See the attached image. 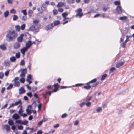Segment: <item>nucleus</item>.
Returning a JSON list of instances; mask_svg holds the SVG:
<instances>
[{"label": "nucleus", "instance_id": "f257e3e1", "mask_svg": "<svg viewBox=\"0 0 134 134\" xmlns=\"http://www.w3.org/2000/svg\"><path fill=\"white\" fill-rule=\"evenodd\" d=\"M18 34L14 30H9L6 35L7 38L9 41H12L14 40L17 37Z\"/></svg>", "mask_w": 134, "mask_h": 134}, {"label": "nucleus", "instance_id": "f03ea898", "mask_svg": "<svg viewBox=\"0 0 134 134\" xmlns=\"http://www.w3.org/2000/svg\"><path fill=\"white\" fill-rule=\"evenodd\" d=\"M82 9L81 8H79L76 11V12L78 13L76 14L75 16L76 17H79V18L81 17L83 15V13H82Z\"/></svg>", "mask_w": 134, "mask_h": 134}, {"label": "nucleus", "instance_id": "7ed1b4c3", "mask_svg": "<svg viewBox=\"0 0 134 134\" xmlns=\"http://www.w3.org/2000/svg\"><path fill=\"white\" fill-rule=\"evenodd\" d=\"M22 72L20 75V76L22 77H25V74L27 72V69H24L21 70Z\"/></svg>", "mask_w": 134, "mask_h": 134}, {"label": "nucleus", "instance_id": "20e7f679", "mask_svg": "<svg viewBox=\"0 0 134 134\" xmlns=\"http://www.w3.org/2000/svg\"><path fill=\"white\" fill-rule=\"evenodd\" d=\"M28 49L25 47L21 49L20 51L22 54L23 56H24V55L25 52L27 51Z\"/></svg>", "mask_w": 134, "mask_h": 134}, {"label": "nucleus", "instance_id": "39448f33", "mask_svg": "<svg viewBox=\"0 0 134 134\" xmlns=\"http://www.w3.org/2000/svg\"><path fill=\"white\" fill-rule=\"evenodd\" d=\"M116 11L118 13H121L122 12V10L121 7L120 6H118L117 7Z\"/></svg>", "mask_w": 134, "mask_h": 134}, {"label": "nucleus", "instance_id": "423d86ee", "mask_svg": "<svg viewBox=\"0 0 134 134\" xmlns=\"http://www.w3.org/2000/svg\"><path fill=\"white\" fill-rule=\"evenodd\" d=\"M54 26L53 25V23H52L51 24L48 25L47 26L45 27V29L47 30H48L52 28Z\"/></svg>", "mask_w": 134, "mask_h": 134}, {"label": "nucleus", "instance_id": "0eeeda50", "mask_svg": "<svg viewBox=\"0 0 134 134\" xmlns=\"http://www.w3.org/2000/svg\"><path fill=\"white\" fill-rule=\"evenodd\" d=\"M20 46V44L18 42H16L13 45L14 48L15 49L19 48Z\"/></svg>", "mask_w": 134, "mask_h": 134}, {"label": "nucleus", "instance_id": "6e6552de", "mask_svg": "<svg viewBox=\"0 0 134 134\" xmlns=\"http://www.w3.org/2000/svg\"><path fill=\"white\" fill-rule=\"evenodd\" d=\"M32 45L31 41L30 40H29L26 43L25 47L28 49Z\"/></svg>", "mask_w": 134, "mask_h": 134}, {"label": "nucleus", "instance_id": "1a4fd4ad", "mask_svg": "<svg viewBox=\"0 0 134 134\" xmlns=\"http://www.w3.org/2000/svg\"><path fill=\"white\" fill-rule=\"evenodd\" d=\"M124 63V62L123 61L119 62L116 65V67L117 68L120 67V66L123 65Z\"/></svg>", "mask_w": 134, "mask_h": 134}, {"label": "nucleus", "instance_id": "9d476101", "mask_svg": "<svg viewBox=\"0 0 134 134\" xmlns=\"http://www.w3.org/2000/svg\"><path fill=\"white\" fill-rule=\"evenodd\" d=\"M12 118L15 119V120L19 119L20 118V116L17 114L15 113L12 116Z\"/></svg>", "mask_w": 134, "mask_h": 134}, {"label": "nucleus", "instance_id": "9b49d317", "mask_svg": "<svg viewBox=\"0 0 134 134\" xmlns=\"http://www.w3.org/2000/svg\"><path fill=\"white\" fill-rule=\"evenodd\" d=\"M3 128L6 129L7 131H10V127L9 125H4L3 126Z\"/></svg>", "mask_w": 134, "mask_h": 134}, {"label": "nucleus", "instance_id": "f8f14e48", "mask_svg": "<svg viewBox=\"0 0 134 134\" xmlns=\"http://www.w3.org/2000/svg\"><path fill=\"white\" fill-rule=\"evenodd\" d=\"M3 65L5 66H9L10 65V62L7 60H5L3 63Z\"/></svg>", "mask_w": 134, "mask_h": 134}, {"label": "nucleus", "instance_id": "ddd939ff", "mask_svg": "<svg viewBox=\"0 0 134 134\" xmlns=\"http://www.w3.org/2000/svg\"><path fill=\"white\" fill-rule=\"evenodd\" d=\"M23 35L22 34L20 35V36L17 38V41L19 42H21L23 40Z\"/></svg>", "mask_w": 134, "mask_h": 134}, {"label": "nucleus", "instance_id": "4468645a", "mask_svg": "<svg viewBox=\"0 0 134 134\" xmlns=\"http://www.w3.org/2000/svg\"><path fill=\"white\" fill-rule=\"evenodd\" d=\"M19 94H22L23 93L25 92V90L24 89V88L22 87L20 89H19Z\"/></svg>", "mask_w": 134, "mask_h": 134}, {"label": "nucleus", "instance_id": "2eb2a0df", "mask_svg": "<svg viewBox=\"0 0 134 134\" xmlns=\"http://www.w3.org/2000/svg\"><path fill=\"white\" fill-rule=\"evenodd\" d=\"M0 49L3 50L5 51L6 49L7 48L5 44H1L0 45Z\"/></svg>", "mask_w": 134, "mask_h": 134}, {"label": "nucleus", "instance_id": "dca6fc26", "mask_svg": "<svg viewBox=\"0 0 134 134\" xmlns=\"http://www.w3.org/2000/svg\"><path fill=\"white\" fill-rule=\"evenodd\" d=\"M14 83H13V85L16 87H18L20 86V83L19 81H14Z\"/></svg>", "mask_w": 134, "mask_h": 134}, {"label": "nucleus", "instance_id": "f3484780", "mask_svg": "<svg viewBox=\"0 0 134 134\" xmlns=\"http://www.w3.org/2000/svg\"><path fill=\"white\" fill-rule=\"evenodd\" d=\"M14 103L15 106L18 105L19 104L20 105H19L21 106L22 104L21 101L20 100L19 101L16 102Z\"/></svg>", "mask_w": 134, "mask_h": 134}, {"label": "nucleus", "instance_id": "a211bd4d", "mask_svg": "<svg viewBox=\"0 0 134 134\" xmlns=\"http://www.w3.org/2000/svg\"><path fill=\"white\" fill-rule=\"evenodd\" d=\"M33 13V10H29L28 11V14L29 17H31Z\"/></svg>", "mask_w": 134, "mask_h": 134}, {"label": "nucleus", "instance_id": "6ab92c4d", "mask_svg": "<svg viewBox=\"0 0 134 134\" xmlns=\"http://www.w3.org/2000/svg\"><path fill=\"white\" fill-rule=\"evenodd\" d=\"M20 107V109H19L18 111V113L19 114H20V115L23 112V110H22V107L21 106L19 105L18 106V107Z\"/></svg>", "mask_w": 134, "mask_h": 134}, {"label": "nucleus", "instance_id": "aec40b11", "mask_svg": "<svg viewBox=\"0 0 134 134\" xmlns=\"http://www.w3.org/2000/svg\"><path fill=\"white\" fill-rule=\"evenodd\" d=\"M16 60V58L14 56H12L10 58V60L11 62H14Z\"/></svg>", "mask_w": 134, "mask_h": 134}, {"label": "nucleus", "instance_id": "412c9836", "mask_svg": "<svg viewBox=\"0 0 134 134\" xmlns=\"http://www.w3.org/2000/svg\"><path fill=\"white\" fill-rule=\"evenodd\" d=\"M36 29L34 25H32L29 28L30 31H34L36 30Z\"/></svg>", "mask_w": 134, "mask_h": 134}, {"label": "nucleus", "instance_id": "4be33fe9", "mask_svg": "<svg viewBox=\"0 0 134 134\" xmlns=\"http://www.w3.org/2000/svg\"><path fill=\"white\" fill-rule=\"evenodd\" d=\"M21 19L23 21H26L27 19V18L26 15L23 16L21 18Z\"/></svg>", "mask_w": 134, "mask_h": 134}, {"label": "nucleus", "instance_id": "5701e85b", "mask_svg": "<svg viewBox=\"0 0 134 134\" xmlns=\"http://www.w3.org/2000/svg\"><path fill=\"white\" fill-rule=\"evenodd\" d=\"M15 28L16 30L17 31H19L20 30V27L19 25H17L15 26Z\"/></svg>", "mask_w": 134, "mask_h": 134}, {"label": "nucleus", "instance_id": "b1692460", "mask_svg": "<svg viewBox=\"0 0 134 134\" xmlns=\"http://www.w3.org/2000/svg\"><path fill=\"white\" fill-rule=\"evenodd\" d=\"M53 23V25L54 26H56L59 24L60 23V22L59 21H55Z\"/></svg>", "mask_w": 134, "mask_h": 134}, {"label": "nucleus", "instance_id": "393cba45", "mask_svg": "<svg viewBox=\"0 0 134 134\" xmlns=\"http://www.w3.org/2000/svg\"><path fill=\"white\" fill-rule=\"evenodd\" d=\"M96 80H97V79H94L90 81H89L88 83H87V84L88 85L90 83H94L96 81Z\"/></svg>", "mask_w": 134, "mask_h": 134}, {"label": "nucleus", "instance_id": "a878e982", "mask_svg": "<svg viewBox=\"0 0 134 134\" xmlns=\"http://www.w3.org/2000/svg\"><path fill=\"white\" fill-rule=\"evenodd\" d=\"M64 5V4L62 2H59V3L57 5V7H62Z\"/></svg>", "mask_w": 134, "mask_h": 134}, {"label": "nucleus", "instance_id": "bb28decb", "mask_svg": "<svg viewBox=\"0 0 134 134\" xmlns=\"http://www.w3.org/2000/svg\"><path fill=\"white\" fill-rule=\"evenodd\" d=\"M9 12L7 10L4 13V16L6 18L9 15Z\"/></svg>", "mask_w": 134, "mask_h": 134}, {"label": "nucleus", "instance_id": "cd10ccee", "mask_svg": "<svg viewBox=\"0 0 134 134\" xmlns=\"http://www.w3.org/2000/svg\"><path fill=\"white\" fill-rule=\"evenodd\" d=\"M8 123L10 125H14L13 121L11 119H9L8 121Z\"/></svg>", "mask_w": 134, "mask_h": 134}, {"label": "nucleus", "instance_id": "c85d7f7f", "mask_svg": "<svg viewBox=\"0 0 134 134\" xmlns=\"http://www.w3.org/2000/svg\"><path fill=\"white\" fill-rule=\"evenodd\" d=\"M26 129L27 130H28V129L30 130L29 133H32L33 132V130H34V128H30L29 127H28L26 128Z\"/></svg>", "mask_w": 134, "mask_h": 134}, {"label": "nucleus", "instance_id": "c756f323", "mask_svg": "<svg viewBox=\"0 0 134 134\" xmlns=\"http://www.w3.org/2000/svg\"><path fill=\"white\" fill-rule=\"evenodd\" d=\"M129 41V40H126L122 44V47L124 48L125 47V45L126 44L127 42Z\"/></svg>", "mask_w": 134, "mask_h": 134}, {"label": "nucleus", "instance_id": "7c9ffc66", "mask_svg": "<svg viewBox=\"0 0 134 134\" xmlns=\"http://www.w3.org/2000/svg\"><path fill=\"white\" fill-rule=\"evenodd\" d=\"M21 12L23 13V14L24 15H27V13L26 12V10H22Z\"/></svg>", "mask_w": 134, "mask_h": 134}, {"label": "nucleus", "instance_id": "2f4dec72", "mask_svg": "<svg viewBox=\"0 0 134 134\" xmlns=\"http://www.w3.org/2000/svg\"><path fill=\"white\" fill-rule=\"evenodd\" d=\"M127 17L126 16L121 17L119 18V19L121 20H125L127 19Z\"/></svg>", "mask_w": 134, "mask_h": 134}, {"label": "nucleus", "instance_id": "473e14b6", "mask_svg": "<svg viewBox=\"0 0 134 134\" xmlns=\"http://www.w3.org/2000/svg\"><path fill=\"white\" fill-rule=\"evenodd\" d=\"M107 75L106 74L103 75L101 78V80H103L105 79V78L107 77Z\"/></svg>", "mask_w": 134, "mask_h": 134}, {"label": "nucleus", "instance_id": "72a5a7b5", "mask_svg": "<svg viewBox=\"0 0 134 134\" xmlns=\"http://www.w3.org/2000/svg\"><path fill=\"white\" fill-rule=\"evenodd\" d=\"M28 123V121H27L26 120H25L23 121H22L21 124L25 125H27V124Z\"/></svg>", "mask_w": 134, "mask_h": 134}, {"label": "nucleus", "instance_id": "f704fd0d", "mask_svg": "<svg viewBox=\"0 0 134 134\" xmlns=\"http://www.w3.org/2000/svg\"><path fill=\"white\" fill-rule=\"evenodd\" d=\"M102 111V109L101 107H99L96 110L97 112H100Z\"/></svg>", "mask_w": 134, "mask_h": 134}, {"label": "nucleus", "instance_id": "c9c22d12", "mask_svg": "<svg viewBox=\"0 0 134 134\" xmlns=\"http://www.w3.org/2000/svg\"><path fill=\"white\" fill-rule=\"evenodd\" d=\"M18 17L17 15H14L13 16V21H15L18 19Z\"/></svg>", "mask_w": 134, "mask_h": 134}, {"label": "nucleus", "instance_id": "e433bc0d", "mask_svg": "<svg viewBox=\"0 0 134 134\" xmlns=\"http://www.w3.org/2000/svg\"><path fill=\"white\" fill-rule=\"evenodd\" d=\"M25 24H23L21 25L20 27V29L22 30H24L25 27Z\"/></svg>", "mask_w": 134, "mask_h": 134}, {"label": "nucleus", "instance_id": "4c0bfd02", "mask_svg": "<svg viewBox=\"0 0 134 134\" xmlns=\"http://www.w3.org/2000/svg\"><path fill=\"white\" fill-rule=\"evenodd\" d=\"M39 20H34L33 21V23L35 25H36L37 24L39 23Z\"/></svg>", "mask_w": 134, "mask_h": 134}, {"label": "nucleus", "instance_id": "58836bf2", "mask_svg": "<svg viewBox=\"0 0 134 134\" xmlns=\"http://www.w3.org/2000/svg\"><path fill=\"white\" fill-rule=\"evenodd\" d=\"M10 13L13 14L16 13V11L14 9H11L10 11Z\"/></svg>", "mask_w": 134, "mask_h": 134}, {"label": "nucleus", "instance_id": "ea45409f", "mask_svg": "<svg viewBox=\"0 0 134 134\" xmlns=\"http://www.w3.org/2000/svg\"><path fill=\"white\" fill-rule=\"evenodd\" d=\"M26 111L28 114L30 115L31 114V111L30 110L27 109H26Z\"/></svg>", "mask_w": 134, "mask_h": 134}, {"label": "nucleus", "instance_id": "a19ab883", "mask_svg": "<svg viewBox=\"0 0 134 134\" xmlns=\"http://www.w3.org/2000/svg\"><path fill=\"white\" fill-rule=\"evenodd\" d=\"M16 57L17 58H19L20 56V53L19 52H18L16 54Z\"/></svg>", "mask_w": 134, "mask_h": 134}, {"label": "nucleus", "instance_id": "79ce46f5", "mask_svg": "<svg viewBox=\"0 0 134 134\" xmlns=\"http://www.w3.org/2000/svg\"><path fill=\"white\" fill-rule=\"evenodd\" d=\"M91 87V86L90 85H87L84 86L83 88L86 89H89Z\"/></svg>", "mask_w": 134, "mask_h": 134}, {"label": "nucleus", "instance_id": "37998d69", "mask_svg": "<svg viewBox=\"0 0 134 134\" xmlns=\"http://www.w3.org/2000/svg\"><path fill=\"white\" fill-rule=\"evenodd\" d=\"M68 14L66 12H64L62 14V16L64 18H65L68 15Z\"/></svg>", "mask_w": 134, "mask_h": 134}, {"label": "nucleus", "instance_id": "c03bdc74", "mask_svg": "<svg viewBox=\"0 0 134 134\" xmlns=\"http://www.w3.org/2000/svg\"><path fill=\"white\" fill-rule=\"evenodd\" d=\"M58 13V11L56 9H54L53 10V14L54 15H56Z\"/></svg>", "mask_w": 134, "mask_h": 134}, {"label": "nucleus", "instance_id": "a18cd8bd", "mask_svg": "<svg viewBox=\"0 0 134 134\" xmlns=\"http://www.w3.org/2000/svg\"><path fill=\"white\" fill-rule=\"evenodd\" d=\"M4 74L2 72H0V79H2L3 77Z\"/></svg>", "mask_w": 134, "mask_h": 134}, {"label": "nucleus", "instance_id": "49530a36", "mask_svg": "<svg viewBox=\"0 0 134 134\" xmlns=\"http://www.w3.org/2000/svg\"><path fill=\"white\" fill-rule=\"evenodd\" d=\"M19 80L22 83H24L25 81L23 77H22L21 78H20V79Z\"/></svg>", "mask_w": 134, "mask_h": 134}, {"label": "nucleus", "instance_id": "de8ad7c7", "mask_svg": "<svg viewBox=\"0 0 134 134\" xmlns=\"http://www.w3.org/2000/svg\"><path fill=\"white\" fill-rule=\"evenodd\" d=\"M114 4L115 5H119L120 4V2L119 1H116L114 2Z\"/></svg>", "mask_w": 134, "mask_h": 134}, {"label": "nucleus", "instance_id": "09e8293b", "mask_svg": "<svg viewBox=\"0 0 134 134\" xmlns=\"http://www.w3.org/2000/svg\"><path fill=\"white\" fill-rule=\"evenodd\" d=\"M13 85L12 84L10 85L7 88V89L8 90L11 89L13 87Z\"/></svg>", "mask_w": 134, "mask_h": 134}, {"label": "nucleus", "instance_id": "8fccbe9b", "mask_svg": "<svg viewBox=\"0 0 134 134\" xmlns=\"http://www.w3.org/2000/svg\"><path fill=\"white\" fill-rule=\"evenodd\" d=\"M109 8L108 7H104L103 8V10L104 11H106L108 9H109Z\"/></svg>", "mask_w": 134, "mask_h": 134}, {"label": "nucleus", "instance_id": "3c124183", "mask_svg": "<svg viewBox=\"0 0 134 134\" xmlns=\"http://www.w3.org/2000/svg\"><path fill=\"white\" fill-rule=\"evenodd\" d=\"M45 121V120H44V119H43L42 120L40 121L38 124V125H41L43 121Z\"/></svg>", "mask_w": 134, "mask_h": 134}, {"label": "nucleus", "instance_id": "603ef678", "mask_svg": "<svg viewBox=\"0 0 134 134\" xmlns=\"http://www.w3.org/2000/svg\"><path fill=\"white\" fill-rule=\"evenodd\" d=\"M116 69V68L115 67H112L110 69V73H111L114 70H115Z\"/></svg>", "mask_w": 134, "mask_h": 134}, {"label": "nucleus", "instance_id": "864d4df0", "mask_svg": "<svg viewBox=\"0 0 134 134\" xmlns=\"http://www.w3.org/2000/svg\"><path fill=\"white\" fill-rule=\"evenodd\" d=\"M85 104H86L87 107H90L91 105V103L88 102L85 103Z\"/></svg>", "mask_w": 134, "mask_h": 134}, {"label": "nucleus", "instance_id": "5fc2aeb1", "mask_svg": "<svg viewBox=\"0 0 134 134\" xmlns=\"http://www.w3.org/2000/svg\"><path fill=\"white\" fill-rule=\"evenodd\" d=\"M27 95L28 96H29L30 97H32V95L31 93V92H29V93H28L27 94Z\"/></svg>", "mask_w": 134, "mask_h": 134}, {"label": "nucleus", "instance_id": "6e6d98bb", "mask_svg": "<svg viewBox=\"0 0 134 134\" xmlns=\"http://www.w3.org/2000/svg\"><path fill=\"white\" fill-rule=\"evenodd\" d=\"M32 76L31 75L29 74L27 76V79H28V80H30L31 79Z\"/></svg>", "mask_w": 134, "mask_h": 134}, {"label": "nucleus", "instance_id": "4d7b16f0", "mask_svg": "<svg viewBox=\"0 0 134 134\" xmlns=\"http://www.w3.org/2000/svg\"><path fill=\"white\" fill-rule=\"evenodd\" d=\"M20 115L22 116L24 118L26 117L27 116V114H26L22 113V114H21Z\"/></svg>", "mask_w": 134, "mask_h": 134}, {"label": "nucleus", "instance_id": "13d9d810", "mask_svg": "<svg viewBox=\"0 0 134 134\" xmlns=\"http://www.w3.org/2000/svg\"><path fill=\"white\" fill-rule=\"evenodd\" d=\"M22 121L20 120H16V123H19L20 124H22Z\"/></svg>", "mask_w": 134, "mask_h": 134}, {"label": "nucleus", "instance_id": "bf43d9fd", "mask_svg": "<svg viewBox=\"0 0 134 134\" xmlns=\"http://www.w3.org/2000/svg\"><path fill=\"white\" fill-rule=\"evenodd\" d=\"M67 116V114L66 113H64V114H63L62 116L61 117L62 118H64L66 117Z\"/></svg>", "mask_w": 134, "mask_h": 134}, {"label": "nucleus", "instance_id": "052dcab7", "mask_svg": "<svg viewBox=\"0 0 134 134\" xmlns=\"http://www.w3.org/2000/svg\"><path fill=\"white\" fill-rule=\"evenodd\" d=\"M92 98V96H91L90 97L88 98H87L86 99V102H88L90 101Z\"/></svg>", "mask_w": 134, "mask_h": 134}, {"label": "nucleus", "instance_id": "680f3d73", "mask_svg": "<svg viewBox=\"0 0 134 134\" xmlns=\"http://www.w3.org/2000/svg\"><path fill=\"white\" fill-rule=\"evenodd\" d=\"M79 121L78 120H77L75 121L74 123L75 125H77L78 124Z\"/></svg>", "mask_w": 134, "mask_h": 134}, {"label": "nucleus", "instance_id": "e2e57ef3", "mask_svg": "<svg viewBox=\"0 0 134 134\" xmlns=\"http://www.w3.org/2000/svg\"><path fill=\"white\" fill-rule=\"evenodd\" d=\"M7 1L8 3L9 4H12L13 3V0H7Z\"/></svg>", "mask_w": 134, "mask_h": 134}, {"label": "nucleus", "instance_id": "0e129e2a", "mask_svg": "<svg viewBox=\"0 0 134 134\" xmlns=\"http://www.w3.org/2000/svg\"><path fill=\"white\" fill-rule=\"evenodd\" d=\"M8 105V104H5L2 107L1 109H3L7 107V106Z\"/></svg>", "mask_w": 134, "mask_h": 134}, {"label": "nucleus", "instance_id": "69168bd1", "mask_svg": "<svg viewBox=\"0 0 134 134\" xmlns=\"http://www.w3.org/2000/svg\"><path fill=\"white\" fill-rule=\"evenodd\" d=\"M59 86V85L58 83H56L55 84H54V87L55 88H58V87Z\"/></svg>", "mask_w": 134, "mask_h": 134}, {"label": "nucleus", "instance_id": "338daca9", "mask_svg": "<svg viewBox=\"0 0 134 134\" xmlns=\"http://www.w3.org/2000/svg\"><path fill=\"white\" fill-rule=\"evenodd\" d=\"M9 73V71L8 70L6 71L5 73V75L6 76H7L8 75Z\"/></svg>", "mask_w": 134, "mask_h": 134}, {"label": "nucleus", "instance_id": "774afa93", "mask_svg": "<svg viewBox=\"0 0 134 134\" xmlns=\"http://www.w3.org/2000/svg\"><path fill=\"white\" fill-rule=\"evenodd\" d=\"M43 132L41 130H40L38 131L37 132V134H42Z\"/></svg>", "mask_w": 134, "mask_h": 134}]
</instances>
